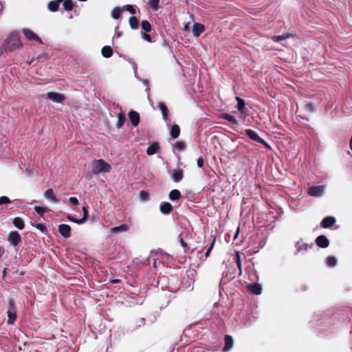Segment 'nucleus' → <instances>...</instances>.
Listing matches in <instances>:
<instances>
[{"mask_svg":"<svg viewBox=\"0 0 352 352\" xmlns=\"http://www.w3.org/2000/svg\"><path fill=\"white\" fill-rule=\"evenodd\" d=\"M47 98L55 102L60 103L66 100V96L63 94L50 91L47 94Z\"/></svg>","mask_w":352,"mask_h":352,"instance_id":"423d86ee","label":"nucleus"},{"mask_svg":"<svg viewBox=\"0 0 352 352\" xmlns=\"http://www.w3.org/2000/svg\"><path fill=\"white\" fill-rule=\"evenodd\" d=\"M215 242H216V238H214L212 241V243H211V244H210V247L208 248L207 251L205 253L206 258L209 256L211 250H212V248H213V247L214 245Z\"/></svg>","mask_w":352,"mask_h":352,"instance_id":"49530a36","label":"nucleus"},{"mask_svg":"<svg viewBox=\"0 0 352 352\" xmlns=\"http://www.w3.org/2000/svg\"><path fill=\"white\" fill-rule=\"evenodd\" d=\"M179 242H180L181 245L184 248V253H187L189 250V247L188 246L187 243L184 241V240L182 237L179 238Z\"/></svg>","mask_w":352,"mask_h":352,"instance_id":"c03bdc74","label":"nucleus"},{"mask_svg":"<svg viewBox=\"0 0 352 352\" xmlns=\"http://www.w3.org/2000/svg\"><path fill=\"white\" fill-rule=\"evenodd\" d=\"M160 210L162 213L167 214L173 210V206L168 202H164L160 205Z\"/></svg>","mask_w":352,"mask_h":352,"instance_id":"a211bd4d","label":"nucleus"},{"mask_svg":"<svg viewBox=\"0 0 352 352\" xmlns=\"http://www.w3.org/2000/svg\"><path fill=\"white\" fill-rule=\"evenodd\" d=\"M74 3L72 0H63V7L67 11H71L73 10Z\"/></svg>","mask_w":352,"mask_h":352,"instance_id":"2f4dec72","label":"nucleus"},{"mask_svg":"<svg viewBox=\"0 0 352 352\" xmlns=\"http://www.w3.org/2000/svg\"><path fill=\"white\" fill-rule=\"evenodd\" d=\"M123 10L129 12L132 14H135L136 11L135 9L131 5H125L123 6Z\"/></svg>","mask_w":352,"mask_h":352,"instance_id":"a18cd8bd","label":"nucleus"},{"mask_svg":"<svg viewBox=\"0 0 352 352\" xmlns=\"http://www.w3.org/2000/svg\"><path fill=\"white\" fill-rule=\"evenodd\" d=\"M58 232L64 238H69L71 236V227L67 224H60L58 226Z\"/></svg>","mask_w":352,"mask_h":352,"instance_id":"1a4fd4ad","label":"nucleus"},{"mask_svg":"<svg viewBox=\"0 0 352 352\" xmlns=\"http://www.w3.org/2000/svg\"><path fill=\"white\" fill-rule=\"evenodd\" d=\"M67 219L69 221L74 222V223H76L78 224H81V223H83V221H81V219H77L74 218V217H72L71 214H67Z\"/></svg>","mask_w":352,"mask_h":352,"instance_id":"de8ad7c7","label":"nucleus"},{"mask_svg":"<svg viewBox=\"0 0 352 352\" xmlns=\"http://www.w3.org/2000/svg\"><path fill=\"white\" fill-rule=\"evenodd\" d=\"M23 33L28 41H36L38 42L40 44H43V41L41 39V38L31 30L23 29Z\"/></svg>","mask_w":352,"mask_h":352,"instance_id":"0eeeda50","label":"nucleus"},{"mask_svg":"<svg viewBox=\"0 0 352 352\" xmlns=\"http://www.w3.org/2000/svg\"><path fill=\"white\" fill-rule=\"evenodd\" d=\"M197 164L199 168H201L204 166V158L202 157H199L197 160Z\"/></svg>","mask_w":352,"mask_h":352,"instance_id":"864d4df0","label":"nucleus"},{"mask_svg":"<svg viewBox=\"0 0 352 352\" xmlns=\"http://www.w3.org/2000/svg\"><path fill=\"white\" fill-rule=\"evenodd\" d=\"M247 289L250 292L255 295H259L262 292V287L258 283L249 284L247 285Z\"/></svg>","mask_w":352,"mask_h":352,"instance_id":"ddd939ff","label":"nucleus"},{"mask_svg":"<svg viewBox=\"0 0 352 352\" xmlns=\"http://www.w3.org/2000/svg\"><path fill=\"white\" fill-rule=\"evenodd\" d=\"M129 118L133 126H137L140 122V115L137 111H131L129 113Z\"/></svg>","mask_w":352,"mask_h":352,"instance_id":"2eb2a0df","label":"nucleus"},{"mask_svg":"<svg viewBox=\"0 0 352 352\" xmlns=\"http://www.w3.org/2000/svg\"><path fill=\"white\" fill-rule=\"evenodd\" d=\"M313 247H314V244L313 243H311L310 245L305 243V244H303V245H300V246H299L298 248V252H300L301 250L307 251V250H308V249H311Z\"/></svg>","mask_w":352,"mask_h":352,"instance_id":"37998d69","label":"nucleus"},{"mask_svg":"<svg viewBox=\"0 0 352 352\" xmlns=\"http://www.w3.org/2000/svg\"><path fill=\"white\" fill-rule=\"evenodd\" d=\"M44 197L54 203H57L58 201V199L56 198L54 192V190L52 188L47 190L44 192Z\"/></svg>","mask_w":352,"mask_h":352,"instance_id":"6ab92c4d","label":"nucleus"},{"mask_svg":"<svg viewBox=\"0 0 352 352\" xmlns=\"http://www.w3.org/2000/svg\"><path fill=\"white\" fill-rule=\"evenodd\" d=\"M32 226L35 227L38 230H39L42 233H45L47 232V227L44 223H32Z\"/></svg>","mask_w":352,"mask_h":352,"instance_id":"72a5a7b5","label":"nucleus"},{"mask_svg":"<svg viewBox=\"0 0 352 352\" xmlns=\"http://www.w3.org/2000/svg\"><path fill=\"white\" fill-rule=\"evenodd\" d=\"M34 209L36 212V213L41 217H43L45 213L50 212V210L47 208H43L38 206H34Z\"/></svg>","mask_w":352,"mask_h":352,"instance_id":"7c9ffc66","label":"nucleus"},{"mask_svg":"<svg viewBox=\"0 0 352 352\" xmlns=\"http://www.w3.org/2000/svg\"><path fill=\"white\" fill-rule=\"evenodd\" d=\"M82 210H83V217L81 219V221H83V223H84L87 220V219L88 217L87 207V206H83L82 207Z\"/></svg>","mask_w":352,"mask_h":352,"instance_id":"8fccbe9b","label":"nucleus"},{"mask_svg":"<svg viewBox=\"0 0 352 352\" xmlns=\"http://www.w3.org/2000/svg\"><path fill=\"white\" fill-rule=\"evenodd\" d=\"M111 283H120V279H113L111 280Z\"/></svg>","mask_w":352,"mask_h":352,"instance_id":"6e6d98bb","label":"nucleus"},{"mask_svg":"<svg viewBox=\"0 0 352 352\" xmlns=\"http://www.w3.org/2000/svg\"><path fill=\"white\" fill-rule=\"evenodd\" d=\"M180 134V128L177 124H173L170 129V136L173 139H176Z\"/></svg>","mask_w":352,"mask_h":352,"instance_id":"393cba45","label":"nucleus"},{"mask_svg":"<svg viewBox=\"0 0 352 352\" xmlns=\"http://www.w3.org/2000/svg\"><path fill=\"white\" fill-rule=\"evenodd\" d=\"M316 244L321 248H327L329 245V241L324 235H319L316 239Z\"/></svg>","mask_w":352,"mask_h":352,"instance_id":"9d476101","label":"nucleus"},{"mask_svg":"<svg viewBox=\"0 0 352 352\" xmlns=\"http://www.w3.org/2000/svg\"><path fill=\"white\" fill-rule=\"evenodd\" d=\"M7 314L8 317L7 323L8 324H14V322L17 318V315L16 305L14 300L12 299L9 300L8 301Z\"/></svg>","mask_w":352,"mask_h":352,"instance_id":"7ed1b4c3","label":"nucleus"},{"mask_svg":"<svg viewBox=\"0 0 352 352\" xmlns=\"http://www.w3.org/2000/svg\"><path fill=\"white\" fill-rule=\"evenodd\" d=\"M305 109L306 111H307L309 112L316 111V106H315L314 103H313V102H307L305 106Z\"/></svg>","mask_w":352,"mask_h":352,"instance_id":"58836bf2","label":"nucleus"},{"mask_svg":"<svg viewBox=\"0 0 352 352\" xmlns=\"http://www.w3.org/2000/svg\"><path fill=\"white\" fill-rule=\"evenodd\" d=\"M141 28L146 32H148L151 30V25L147 20H144L141 22Z\"/></svg>","mask_w":352,"mask_h":352,"instance_id":"473e14b6","label":"nucleus"},{"mask_svg":"<svg viewBox=\"0 0 352 352\" xmlns=\"http://www.w3.org/2000/svg\"><path fill=\"white\" fill-rule=\"evenodd\" d=\"M101 53L104 58H110L113 55V50L110 46H104Z\"/></svg>","mask_w":352,"mask_h":352,"instance_id":"a878e982","label":"nucleus"},{"mask_svg":"<svg viewBox=\"0 0 352 352\" xmlns=\"http://www.w3.org/2000/svg\"><path fill=\"white\" fill-rule=\"evenodd\" d=\"M237 100V109L241 113H244V109L245 107V102L243 99L240 97L236 98Z\"/></svg>","mask_w":352,"mask_h":352,"instance_id":"c85d7f7f","label":"nucleus"},{"mask_svg":"<svg viewBox=\"0 0 352 352\" xmlns=\"http://www.w3.org/2000/svg\"><path fill=\"white\" fill-rule=\"evenodd\" d=\"M129 229V227L127 224L124 223L119 226L113 227L110 229V232L111 233H116L119 232H126L128 231Z\"/></svg>","mask_w":352,"mask_h":352,"instance_id":"4be33fe9","label":"nucleus"},{"mask_svg":"<svg viewBox=\"0 0 352 352\" xmlns=\"http://www.w3.org/2000/svg\"><path fill=\"white\" fill-rule=\"evenodd\" d=\"M323 191V186H314L308 189V194L312 197H318L322 194Z\"/></svg>","mask_w":352,"mask_h":352,"instance_id":"9b49d317","label":"nucleus"},{"mask_svg":"<svg viewBox=\"0 0 352 352\" xmlns=\"http://www.w3.org/2000/svg\"><path fill=\"white\" fill-rule=\"evenodd\" d=\"M139 197L142 201H147L149 199V193L146 190H141L139 192Z\"/></svg>","mask_w":352,"mask_h":352,"instance_id":"4c0bfd02","label":"nucleus"},{"mask_svg":"<svg viewBox=\"0 0 352 352\" xmlns=\"http://www.w3.org/2000/svg\"><path fill=\"white\" fill-rule=\"evenodd\" d=\"M111 170V165L102 159L93 161L92 173L98 175L100 173H109Z\"/></svg>","mask_w":352,"mask_h":352,"instance_id":"f03ea898","label":"nucleus"},{"mask_svg":"<svg viewBox=\"0 0 352 352\" xmlns=\"http://www.w3.org/2000/svg\"><path fill=\"white\" fill-rule=\"evenodd\" d=\"M336 218L332 216L324 217L320 223V226L323 228H329L336 223Z\"/></svg>","mask_w":352,"mask_h":352,"instance_id":"f8f14e48","label":"nucleus"},{"mask_svg":"<svg viewBox=\"0 0 352 352\" xmlns=\"http://www.w3.org/2000/svg\"><path fill=\"white\" fill-rule=\"evenodd\" d=\"M129 25L131 29L136 30L139 26V21L135 16H131L129 19Z\"/></svg>","mask_w":352,"mask_h":352,"instance_id":"c756f323","label":"nucleus"},{"mask_svg":"<svg viewBox=\"0 0 352 352\" xmlns=\"http://www.w3.org/2000/svg\"><path fill=\"white\" fill-rule=\"evenodd\" d=\"M11 203V200L6 196L0 197V205Z\"/></svg>","mask_w":352,"mask_h":352,"instance_id":"09e8293b","label":"nucleus"},{"mask_svg":"<svg viewBox=\"0 0 352 352\" xmlns=\"http://www.w3.org/2000/svg\"><path fill=\"white\" fill-rule=\"evenodd\" d=\"M142 37L144 40H146V41H148L149 43L152 42V39H151V36L148 34L146 33V32L142 34Z\"/></svg>","mask_w":352,"mask_h":352,"instance_id":"3c124183","label":"nucleus"},{"mask_svg":"<svg viewBox=\"0 0 352 352\" xmlns=\"http://www.w3.org/2000/svg\"><path fill=\"white\" fill-rule=\"evenodd\" d=\"M8 241L10 245L17 246L22 242V239L19 233L16 231H11L8 235Z\"/></svg>","mask_w":352,"mask_h":352,"instance_id":"39448f33","label":"nucleus"},{"mask_svg":"<svg viewBox=\"0 0 352 352\" xmlns=\"http://www.w3.org/2000/svg\"><path fill=\"white\" fill-rule=\"evenodd\" d=\"M245 133L253 141L261 143L267 149H271V146L255 131L248 129L245 131Z\"/></svg>","mask_w":352,"mask_h":352,"instance_id":"20e7f679","label":"nucleus"},{"mask_svg":"<svg viewBox=\"0 0 352 352\" xmlns=\"http://www.w3.org/2000/svg\"><path fill=\"white\" fill-rule=\"evenodd\" d=\"M236 265H237V267L239 271V275L241 276L242 274V264H241L240 254L239 252H236Z\"/></svg>","mask_w":352,"mask_h":352,"instance_id":"f704fd0d","label":"nucleus"},{"mask_svg":"<svg viewBox=\"0 0 352 352\" xmlns=\"http://www.w3.org/2000/svg\"><path fill=\"white\" fill-rule=\"evenodd\" d=\"M205 30V26L200 23H195L192 26V34L195 36L198 37Z\"/></svg>","mask_w":352,"mask_h":352,"instance_id":"4468645a","label":"nucleus"},{"mask_svg":"<svg viewBox=\"0 0 352 352\" xmlns=\"http://www.w3.org/2000/svg\"><path fill=\"white\" fill-rule=\"evenodd\" d=\"M349 146H350V148L352 150V135H351V138L350 140Z\"/></svg>","mask_w":352,"mask_h":352,"instance_id":"13d9d810","label":"nucleus"},{"mask_svg":"<svg viewBox=\"0 0 352 352\" xmlns=\"http://www.w3.org/2000/svg\"><path fill=\"white\" fill-rule=\"evenodd\" d=\"M121 35H122V32H118V33L117 34L118 37L121 36Z\"/></svg>","mask_w":352,"mask_h":352,"instance_id":"bf43d9fd","label":"nucleus"},{"mask_svg":"<svg viewBox=\"0 0 352 352\" xmlns=\"http://www.w3.org/2000/svg\"><path fill=\"white\" fill-rule=\"evenodd\" d=\"M160 0H150L149 5L155 10H157L159 8Z\"/></svg>","mask_w":352,"mask_h":352,"instance_id":"79ce46f5","label":"nucleus"},{"mask_svg":"<svg viewBox=\"0 0 352 352\" xmlns=\"http://www.w3.org/2000/svg\"><path fill=\"white\" fill-rule=\"evenodd\" d=\"M120 14H121V9L119 7L114 8L111 12V16L115 19H119L120 16Z\"/></svg>","mask_w":352,"mask_h":352,"instance_id":"c9c22d12","label":"nucleus"},{"mask_svg":"<svg viewBox=\"0 0 352 352\" xmlns=\"http://www.w3.org/2000/svg\"><path fill=\"white\" fill-rule=\"evenodd\" d=\"M63 1V0H55L51 1L48 3L47 8L51 12H56L59 8V3Z\"/></svg>","mask_w":352,"mask_h":352,"instance_id":"aec40b11","label":"nucleus"},{"mask_svg":"<svg viewBox=\"0 0 352 352\" xmlns=\"http://www.w3.org/2000/svg\"><path fill=\"white\" fill-rule=\"evenodd\" d=\"M221 118L226 120L229 121L232 124L237 125L239 124V122L236 118L230 114L223 113L222 114Z\"/></svg>","mask_w":352,"mask_h":352,"instance_id":"bb28decb","label":"nucleus"},{"mask_svg":"<svg viewBox=\"0 0 352 352\" xmlns=\"http://www.w3.org/2000/svg\"><path fill=\"white\" fill-rule=\"evenodd\" d=\"M288 37V35L273 36H272V40L274 42H280L281 41L285 40Z\"/></svg>","mask_w":352,"mask_h":352,"instance_id":"ea45409f","label":"nucleus"},{"mask_svg":"<svg viewBox=\"0 0 352 352\" xmlns=\"http://www.w3.org/2000/svg\"><path fill=\"white\" fill-rule=\"evenodd\" d=\"M7 268H4L3 272H2V276L3 277H5L6 276V274H7Z\"/></svg>","mask_w":352,"mask_h":352,"instance_id":"4d7b16f0","label":"nucleus"},{"mask_svg":"<svg viewBox=\"0 0 352 352\" xmlns=\"http://www.w3.org/2000/svg\"><path fill=\"white\" fill-rule=\"evenodd\" d=\"M184 176V172L182 168H175L173 170L170 178L174 182L178 183L183 179Z\"/></svg>","mask_w":352,"mask_h":352,"instance_id":"6e6552de","label":"nucleus"},{"mask_svg":"<svg viewBox=\"0 0 352 352\" xmlns=\"http://www.w3.org/2000/svg\"><path fill=\"white\" fill-rule=\"evenodd\" d=\"M239 231H240V229H239V227H238L236 230L235 234L234 236V240L237 238V236L239 235Z\"/></svg>","mask_w":352,"mask_h":352,"instance_id":"5fc2aeb1","label":"nucleus"},{"mask_svg":"<svg viewBox=\"0 0 352 352\" xmlns=\"http://www.w3.org/2000/svg\"><path fill=\"white\" fill-rule=\"evenodd\" d=\"M12 223H13L14 226L19 230H23L25 227L24 221L21 217H17L14 218Z\"/></svg>","mask_w":352,"mask_h":352,"instance_id":"5701e85b","label":"nucleus"},{"mask_svg":"<svg viewBox=\"0 0 352 352\" xmlns=\"http://www.w3.org/2000/svg\"><path fill=\"white\" fill-rule=\"evenodd\" d=\"M22 46L23 43L20 40L19 34L12 32L0 47V55L5 52H13L18 48L22 47Z\"/></svg>","mask_w":352,"mask_h":352,"instance_id":"f257e3e1","label":"nucleus"},{"mask_svg":"<svg viewBox=\"0 0 352 352\" xmlns=\"http://www.w3.org/2000/svg\"><path fill=\"white\" fill-rule=\"evenodd\" d=\"M224 342L225 344L223 348V351L227 352L230 350L233 346L234 341L232 337L230 335H226L224 337Z\"/></svg>","mask_w":352,"mask_h":352,"instance_id":"dca6fc26","label":"nucleus"},{"mask_svg":"<svg viewBox=\"0 0 352 352\" xmlns=\"http://www.w3.org/2000/svg\"><path fill=\"white\" fill-rule=\"evenodd\" d=\"M175 147L178 150V151H184L185 148H186V144L184 142H182V141H177L175 144Z\"/></svg>","mask_w":352,"mask_h":352,"instance_id":"a19ab883","label":"nucleus"},{"mask_svg":"<svg viewBox=\"0 0 352 352\" xmlns=\"http://www.w3.org/2000/svg\"><path fill=\"white\" fill-rule=\"evenodd\" d=\"M69 201L73 206H77L79 204L78 200L76 197H72L69 199Z\"/></svg>","mask_w":352,"mask_h":352,"instance_id":"603ef678","label":"nucleus"},{"mask_svg":"<svg viewBox=\"0 0 352 352\" xmlns=\"http://www.w3.org/2000/svg\"><path fill=\"white\" fill-rule=\"evenodd\" d=\"M158 108L162 113L163 119L166 120L168 119V109L164 102H160L157 105Z\"/></svg>","mask_w":352,"mask_h":352,"instance_id":"b1692460","label":"nucleus"},{"mask_svg":"<svg viewBox=\"0 0 352 352\" xmlns=\"http://www.w3.org/2000/svg\"><path fill=\"white\" fill-rule=\"evenodd\" d=\"M326 263L328 266L334 267L337 264V259L334 256H328Z\"/></svg>","mask_w":352,"mask_h":352,"instance_id":"e433bc0d","label":"nucleus"},{"mask_svg":"<svg viewBox=\"0 0 352 352\" xmlns=\"http://www.w3.org/2000/svg\"><path fill=\"white\" fill-rule=\"evenodd\" d=\"M160 150V145L158 142H154L151 144L146 149V154L148 155H152L157 153Z\"/></svg>","mask_w":352,"mask_h":352,"instance_id":"f3484780","label":"nucleus"},{"mask_svg":"<svg viewBox=\"0 0 352 352\" xmlns=\"http://www.w3.org/2000/svg\"><path fill=\"white\" fill-rule=\"evenodd\" d=\"M181 197L182 195L180 191L177 189L172 190L168 194V198L171 201H177L181 198Z\"/></svg>","mask_w":352,"mask_h":352,"instance_id":"412c9836","label":"nucleus"},{"mask_svg":"<svg viewBox=\"0 0 352 352\" xmlns=\"http://www.w3.org/2000/svg\"><path fill=\"white\" fill-rule=\"evenodd\" d=\"M118 120L116 126H117V128L120 129L123 126V125L124 124V122L126 120V117H125V115L122 112H120L118 114Z\"/></svg>","mask_w":352,"mask_h":352,"instance_id":"cd10ccee","label":"nucleus"}]
</instances>
